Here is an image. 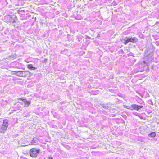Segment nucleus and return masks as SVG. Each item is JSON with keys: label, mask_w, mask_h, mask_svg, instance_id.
Returning a JSON list of instances; mask_svg holds the SVG:
<instances>
[{"label": "nucleus", "mask_w": 159, "mask_h": 159, "mask_svg": "<svg viewBox=\"0 0 159 159\" xmlns=\"http://www.w3.org/2000/svg\"><path fill=\"white\" fill-rule=\"evenodd\" d=\"M109 103H106L105 104H103L102 105V107L104 109L110 110L111 109V107L110 106H109Z\"/></svg>", "instance_id": "nucleus-8"}, {"label": "nucleus", "mask_w": 159, "mask_h": 159, "mask_svg": "<svg viewBox=\"0 0 159 159\" xmlns=\"http://www.w3.org/2000/svg\"><path fill=\"white\" fill-rule=\"evenodd\" d=\"M15 72L17 76L22 77H28L30 74V72L28 71H15Z\"/></svg>", "instance_id": "nucleus-2"}, {"label": "nucleus", "mask_w": 159, "mask_h": 159, "mask_svg": "<svg viewBox=\"0 0 159 159\" xmlns=\"http://www.w3.org/2000/svg\"><path fill=\"white\" fill-rule=\"evenodd\" d=\"M47 61V59L46 58H45L44 60L43 61V62L44 63H46Z\"/></svg>", "instance_id": "nucleus-15"}, {"label": "nucleus", "mask_w": 159, "mask_h": 159, "mask_svg": "<svg viewBox=\"0 0 159 159\" xmlns=\"http://www.w3.org/2000/svg\"><path fill=\"white\" fill-rule=\"evenodd\" d=\"M156 136V134L154 132H151L148 135V136L151 138H154Z\"/></svg>", "instance_id": "nucleus-10"}, {"label": "nucleus", "mask_w": 159, "mask_h": 159, "mask_svg": "<svg viewBox=\"0 0 159 159\" xmlns=\"http://www.w3.org/2000/svg\"><path fill=\"white\" fill-rule=\"evenodd\" d=\"M38 140V138L36 137L33 138L30 142L31 145H35L37 143Z\"/></svg>", "instance_id": "nucleus-7"}, {"label": "nucleus", "mask_w": 159, "mask_h": 159, "mask_svg": "<svg viewBox=\"0 0 159 159\" xmlns=\"http://www.w3.org/2000/svg\"><path fill=\"white\" fill-rule=\"evenodd\" d=\"M18 100H21L24 103L25 107H28L31 104V101H27L26 99L20 98L18 99Z\"/></svg>", "instance_id": "nucleus-5"}, {"label": "nucleus", "mask_w": 159, "mask_h": 159, "mask_svg": "<svg viewBox=\"0 0 159 159\" xmlns=\"http://www.w3.org/2000/svg\"><path fill=\"white\" fill-rule=\"evenodd\" d=\"M124 108H125L131 110V105L130 106H127V105H124Z\"/></svg>", "instance_id": "nucleus-13"}, {"label": "nucleus", "mask_w": 159, "mask_h": 159, "mask_svg": "<svg viewBox=\"0 0 159 159\" xmlns=\"http://www.w3.org/2000/svg\"><path fill=\"white\" fill-rule=\"evenodd\" d=\"M121 41L125 45L127 44V43H129L128 37H126L123 38L121 40Z\"/></svg>", "instance_id": "nucleus-9"}, {"label": "nucleus", "mask_w": 159, "mask_h": 159, "mask_svg": "<svg viewBox=\"0 0 159 159\" xmlns=\"http://www.w3.org/2000/svg\"><path fill=\"white\" fill-rule=\"evenodd\" d=\"M78 42H80V40L79 39H78Z\"/></svg>", "instance_id": "nucleus-18"}, {"label": "nucleus", "mask_w": 159, "mask_h": 159, "mask_svg": "<svg viewBox=\"0 0 159 159\" xmlns=\"http://www.w3.org/2000/svg\"><path fill=\"white\" fill-rule=\"evenodd\" d=\"M52 159V157L50 158V159Z\"/></svg>", "instance_id": "nucleus-19"}, {"label": "nucleus", "mask_w": 159, "mask_h": 159, "mask_svg": "<svg viewBox=\"0 0 159 159\" xmlns=\"http://www.w3.org/2000/svg\"><path fill=\"white\" fill-rule=\"evenodd\" d=\"M8 127V122L6 120H4L3 124L0 129V132L4 133L7 130Z\"/></svg>", "instance_id": "nucleus-3"}, {"label": "nucleus", "mask_w": 159, "mask_h": 159, "mask_svg": "<svg viewBox=\"0 0 159 159\" xmlns=\"http://www.w3.org/2000/svg\"><path fill=\"white\" fill-rule=\"evenodd\" d=\"M40 150L36 148H33L29 150V153L30 156L32 157H36L39 154Z\"/></svg>", "instance_id": "nucleus-1"}, {"label": "nucleus", "mask_w": 159, "mask_h": 159, "mask_svg": "<svg viewBox=\"0 0 159 159\" xmlns=\"http://www.w3.org/2000/svg\"><path fill=\"white\" fill-rule=\"evenodd\" d=\"M131 105V110H134L138 111L143 108V106L142 105H139L137 104H132Z\"/></svg>", "instance_id": "nucleus-4"}, {"label": "nucleus", "mask_w": 159, "mask_h": 159, "mask_svg": "<svg viewBox=\"0 0 159 159\" xmlns=\"http://www.w3.org/2000/svg\"><path fill=\"white\" fill-rule=\"evenodd\" d=\"M20 104H22V103H21V102H20Z\"/></svg>", "instance_id": "nucleus-20"}, {"label": "nucleus", "mask_w": 159, "mask_h": 159, "mask_svg": "<svg viewBox=\"0 0 159 159\" xmlns=\"http://www.w3.org/2000/svg\"><path fill=\"white\" fill-rule=\"evenodd\" d=\"M74 39V37H72V38L71 39V40H73Z\"/></svg>", "instance_id": "nucleus-16"}, {"label": "nucleus", "mask_w": 159, "mask_h": 159, "mask_svg": "<svg viewBox=\"0 0 159 159\" xmlns=\"http://www.w3.org/2000/svg\"><path fill=\"white\" fill-rule=\"evenodd\" d=\"M146 54L147 56L150 57V56H152L153 55V53L152 52H151V51L150 50H148L147 51Z\"/></svg>", "instance_id": "nucleus-12"}, {"label": "nucleus", "mask_w": 159, "mask_h": 159, "mask_svg": "<svg viewBox=\"0 0 159 159\" xmlns=\"http://www.w3.org/2000/svg\"><path fill=\"white\" fill-rule=\"evenodd\" d=\"M147 103L149 104H151V105H153V103L152 102L151 100H149L147 101Z\"/></svg>", "instance_id": "nucleus-14"}, {"label": "nucleus", "mask_w": 159, "mask_h": 159, "mask_svg": "<svg viewBox=\"0 0 159 159\" xmlns=\"http://www.w3.org/2000/svg\"><path fill=\"white\" fill-rule=\"evenodd\" d=\"M27 66V68L30 70H34L36 69V68L33 67L32 65L31 64L28 65Z\"/></svg>", "instance_id": "nucleus-11"}, {"label": "nucleus", "mask_w": 159, "mask_h": 159, "mask_svg": "<svg viewBox=\"0 0 159 159\" xmlns=\"http://www.w3.org/2000/svg\"><path fill=\"white\" fill-rule=\"evenodd\" d=\"M71 32L72 33H74L75 32L74 31H71Z\"/></svg>", "instance_id": "nucleus-17"}, {"label": "nucleus", "mask_w": 159, "mask_h": 159, "mask_svg": "<svg viewBox=\"0 0 159 159\" xmlns=\"http://www.w3.org/2000/svg\"><path fill=\"white\" fill-rule=\"evenodd\" d=\"M128 42H131L133 43H136L138 41V39L136 37H128Z\"/></svg>", "instance_id": "nucleus-6"}]
</instances>
